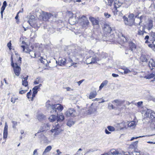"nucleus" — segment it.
I'll list each match as a JSON object with an SVG mask.
<instances>
[{"label":"nucleus","mask_w":155,"mask_h":155,"mask_svg":"<svg viewBox=\"0 0 155 155\" xmlns=\"http://www.w3.org/2000/svg\"><path fill=\"white\" fill-rule=\"evenodd\" d=\"M15 52V57H13V54H11V65L13 68L14 72L17 76L19 75L21 69L20 65L21 63V58L16 51Z\"/></svg>","instance_id":"obj_1"},{"label":"nucleus","mask_w":155,"mask_h":155,"mask_svg":"<svg viewBox=\"0 0 155 155\" xmlns=\"http://www.w3.org/2000/svg\"><path fill=\"white\" fill-rule=\"evenodd\" d=\"M42 86L41 84L35 86L32 89V93L31 90L27 94L26 97L29 101H33L37 94L38 91L40 89V87Z\"/></svg>","instance_id":"obj_2"},{"label":"nucleus","mask_w":155,"mask_h":155,"mask_svg":"<svg viewBox=\"0 0 155 155\" xmlns=\"http://www.w3.org/2000/svg\"><path fill=\"white\" fill-rule=\"evenodd\" d=\"M123 18L124 23L126 25L131 26L134 25L135 21L134 14L133 13L130 14L128 16V18L124 16Z\"/></svg>","instance_id":"obj_3"},{"label":"nucleus","mask_w":155,"mask_h":155,"mask_svg":"<svg viewBox=\"0 0 155 155\" xmlns=\"http://www.w3.org/2000/svg\"><path fill=\"white\" fill-rule=\"evenodd\" d=\"M104 35L107 37L110 35L112 29L110 26L108 24L104 23L101 26Z\"/></svg>","instance_id":"obj_4"},{"label":"nucleus","mask_w":155,"mask_h":155,"mask_svg":"<svg viewBox=\"0 0 155 155\" xmlns=\"http://www.w3.org/2000/svg\"><path fill=\"white\" fill-rule=\"evenodd\" d=\"M114 2V7L113 8H111V10L114 15H116L118 11L117 8H120L122 5L123 3L121 0H115Z\"/></svg>","instance_id":"obj_5"},{"label":"nucleus","mask_w":155,"mask_h":155,"mask_svg":"<svg viewBox=\"0 0 155 155\" xmlns=\"http://www.w3.org/2000/svg\"><path fill=\"white\" fill-rule=\"evenodd\" d=\"M53 16V15L49 12H43L39 16V19L41 21H48L49 19Z\"/></svg>","instance_id":"obj_6"},{"label":"nucleus","mask_w":155,"mask_h":155,"mask_svg":"<svg viewBox=\"0 0 155 155\" xmlns=\"http://www.w3.org/2000/svg\"><path fill=\"white\" fill-rule=\"evenodd\" d=\"M82 28L87 29L90 25V22L85 16L83 15L80 18Z\"/></svg>","instance_id":"obj_7"},{"label":"nucleus","mask_w":155,"mask_h":155,"mask_svg":"<svg viewBox=\"0 0 155 155\" xmlns=\"http://www.w3.org/2000/svg\"><path fill=\"white\" fill-rule=\"evenodd\" d=\"M50 102V101H47L46 104V107L48 110H51V112H56L57 111V104H50L48 103Z\"/></svg>","instance_id":"obj_8"},{"label":"nucleus","mask_w":155,"mask_h":155,"mask_svg":"<svg viewBox=\"0 0 155 155\" xmlns=\"http://www.w3.org/2000/svg\"><path fill=\"white\" fill-rule=\"evenodd\" d=\"M22 44L25 45H21V47L23 48V51L27 53H33L34 54V55L35 56V53L33 51H31V49H29V48L28 47V45L24 41H22Z\"/></svg>","instance_id":"obj_9"},{"label":"nucleus","mask_w":155,"mask_h":155,"mask_svg":"<svg viewBox=\"0 0 155 155\" xmlns=\"http://www.w3.org/2000/svg\"><path fill=\"white\" fill-rule=\"evenodd\" d=\"M65 115L66 117H74L76 116V110L73 108H69L65 112Z\"/></svg>","instance_id":"obj_10"},{"label":"nucleus","mask_w":155,"mask_h":155,"mask_svg":"<svg viewBox=\"0 0 155 155\" xmlns=\"http://www.w3.org/2000/svg\"><path fill=\"white\" fill-rule=\"evenodd\" d=\"M125 48L126 51L130 50L133 51L136 49L137 46L134 43L130 41L128 42V47L125 46Z\"/></svg>","instance_id":"obj_11"},{"label":"nucleus","mask_w":155,"mask_h":155,"mask_svg":"<svg viewBox=\"0 0 155 155\" xmlns=\"http://www.w3.org/2000/svg\"><path fill=\"white\" fill-rule=\"evenodd\" d=\"M145 28L144 26L142 27L140 26L137 28V35L139 36H143L145 33L147 32L145 31Z\"/></svg>","instance_id":"obj_12"},{"label":"nucleus","mask_w":155,"mask_h":155,"mask_svg":"<svg viewBox=\"0 0 155 155\" xmlns=\"http://www.w3.org/2000/svg\"><path fill=\"white\" fill-rule=\"evenodd\" d=\"M128 38L127 36H125L123 35H122V37L119 38L118 41L119 44L122 45H124L125 44L126 41L127 40Z\"/></svg>","instance_id":"obj_13"},{"label":"nucleus","mask_w":155,"mask_h":155,"mask_svg":"<svg viewBox=\"0 0 155 155\" xmlns=\"http://www.w3.org/2000/svg\"><path fill=\"white\" fill-rule=\"evenodd\" d=\"M61 130L60 129V126L58 124L55 127L54 129H52L51 130L52 133L54 132L55 135H58L61 132Z\"/></svg>","instance_id":"obj_14"},{"label":"nucleus","mask_w":155,"mask_h":155,"mask_svg":"<svg viewBox=\"0 0 155 155\" xmlns=\"http://www.w3.org/2000/svg\"><path fill=\"white\" fill-rule=\"evenodd\" d=\"M34 20V23H37L36 25H33L34 28H38L41 26V24L42 23L41 20H40L39 18L38 19L33 20Z\"/></svg>","instance_id":"obj_15"},{"label":"nucleus","mask_w":155,"mask_h":155,"mask_svg":"<svg viewBox=\"0 0 155 155\" xmlns=\"http://www.w3.org/2000/svg\"><path fill=\"white\" fill-rule=\"evenodd\" d=\"M89 19L92 23L93 25H99V21L98 19H97L93 17H90Z\"/></svg>","instance_id":"obj_16"},{"label":"nucleus","mask_w":155,"mask_h":155,"mask_svg":"<svg viewBox=\"0 0 155 155\" xmlns=\"http://www.w3.org/2000/svg\"><path fill=\"white\" fill-rule=\"evenodd\" d=\"M97 95V93L96 90L91 91L89 94L88 98L89 99H92L96 97Z\"/></svg>","instance_id":"obj_17"},{"label":"nucleus","mask_w":155,"mask_h":155,"mask_svg":"<svg viewBox=\"0 0 155 155\" xmlns=\"http://www.w3.org/2000/svg\"><path fill=\"white\" fill-rule=\"evenodd\" d=\"M153 21L149 19L148 20V23L147 24V28L148 30H150L152 28L153 25Z\"/></svg>","instance_id":"obj_18"},{"label":"nucleus","mask_w":155,"mask_h":155,"mask_svg":"<svg viewBox=\"0 0 155 155\" xmlns=\"http://www.w3.org/2000/svg\"><path fill=\"white\" fill-rule=\"evenodd\" d=\"M28 77V76H27L26 77L23 78L24 80H23L22 81V85L24 86L25 87H26V88H27V87H29L28 86V83L27 81Z\"/></svg>","instance_id":"obj_19"},{"label":"nucleus","mask_w":155,"mask_h":155,"mask_svg":"<svg viewBox=\"0 0 155 155\" xmlns=\"http://www.w3.org/2000/svg\"><path fill=\"white\" fill-rule=\"evenodd\" d=\"M148 65L150 69L152 70L153 67L155 68V61L153 59H150L149 61Z\"/></svg>","instance_id":"obj_20"},{"label":"nucleus","mask_w":155,"mask_h":155,"mask_svg":"<svg viewBox=\"0 0 155 155\" xmlns=\"http://www.w3.org/2000/svg\"><path fill=\"white\" fill-rule=\"evenodd\" d=\"M66 17L69 18V21H71V18H72L74 16V14L71 11H67L66 12Z\"/></svg>","instance_id":"obj_21"},{"label":"nucleus","mask_w":155,"mask_h":155,"mask_svg":"<svg viewBox=\"0 0 155 155\" xmlns=\"http://www.w3.org/2000/svg\"><path fill=\"white\" fill-rule=\"evenodd\" d=\"M124 101H120L119 100H115L112 103H115L116 104L117 106H120L124 103Z\"/></svg>","instance_id":"obj_22"},{"label":"nucleus","mask_w":155,"mask_h":155,"mask_svg":"<svg viewBox=\"0 0 155 155\" xmlns=\"http://www.w3.org/2000/svg\"><path fill=\"white\" fill-rule=\"evenodd\" d=\"M64 116L62 114L61 115H58L56 117V119L58 122H61L64 119Z\"/></svg>","instance_id":"obj_23"},{"label":"nucleus","mask_w":155,"mask_h":155,"mask_svg":"<svg viewBox=\"0 0 155 155\" xmlns=\"http://www.w3.org/2000/svg\"><path fill=\"white\" fill-rule=\"evenodd\" d=\"M108 83V81L107 80H105L103 81L99 87V90H101L105 86H106Z\"/></svg>","instance_id":"obj_24"},{"label":"nucleus","mask_w":155,"mask_h":155,"mask_svg":"<svg viewBox=\"0 0 155 155\" xmlns=\"http://www.w3.org/2000/svg\"><path fill=\"white\" fill-rule=\"evenodd\" d=\"M60 64L61 66L64 65L66 63V59L64 58H61L60 60Z\"/></svg>","instance_id":"obj_25"},{"label":"nucleus","mask_w":155,"mask_h":155,"mask_svg":"<svg viewBox=\"0 0 155 155\" xmlns=\"http://www.w3.org/2000/svg\"><path fill=\"white\" fill-rule=\"evenodd\" d=\"M56 119V116L55 115H51L49 118L48 120L50 122H53Z\"/></svg>","instance_id":"obj_26"},{"label":"nucleus","mask_w":155,"mask_h":155,"mask_svg":"<svg viewBox=\"0 0 155 155\" xmlns=\"http://www.w3.org/2000/svg\"><path fill=\"white\" fill-rule=\"evenodd\" d=\"M52 149L51 146H49L47 147L43 152V155H45L46 153L49 152Z\"/></svg>","instance_id":"obj_27"},{"label":"nucleus","mask_w":155,"mask_h":155,"mask_svg":"<svg viewBox=\"0 0 155 155\" xmlns=\"http://www.w3.org/2000/svg\"><path fill=\"white\" fill-rule=\"evenodd\" d=\"M98 60H97V58L96 57L92 58H91V61L89 63H87V64H95L97 62V61Z\"/></svg>","instance_id":"obj_28"},{"label":"nucleus","mask_w":155,"mask_h":155,"mask_svg":"<svg viewBox=\"0 0 155 155\" xmlns=\"http://www.w3.org/2000/svg\"><path fill=\"white\" fill-rule=\"evenodd\" d=\"M57 106L58 105V107H57V110L58 111H61L64 109L63 106L61 104H57Z\"/></svg>","instance_id":"obj_29"},{"label":"nucleus","mask_w":155,"mask_h":155,"mask_svg":"<svg viewBox=\"0 0 155 155\" xmlns=\"http://www.w3.org/2000/svg\"><path fill=\"white\" fill-rule=\"evenodd\" d=\"M21 91H19V94H23L25 93L28 90L29 87H27L26 89L23 90L22 88H21Z\"/></svg>","instance_id":"obj_30"},{"label":"nucleus","mask_w":155,"mask_h":155,"mask_svg":"<svg viewBox=\"0 0 155 155\" xmlns=\"http://www.w3.org/2000/svg\"><path fill=\"white\" fill-rule=\"evenodd\" d=\"M155 76V73L154 74L151 73L150 74L147 75L145 76V78L146 79H149L152 78H153Z\"/></svg>","instance_id":"obj_31"},{"label":"nucleus","mask_w":155,"mask_h":155,"mask_svg":"<svg viewBox=\"0 0 155 155\" xmlns=\"http://www.w3.org/2000/svg\"><path fill=\"white\" fill-rule=\"evenodd\" d=\"M7 46L10 51H11L12 50H15V48L12 46L11 41H10L8 43Z\"/></svg>","instance_id":"obj_32"},{"label":"nucleus","mask_w":155,"mask_h":155,"mask_svg":"<svg viewBox=\"0 0 155 155\" xmlns=\"http://www.w3.org/2000/svg\"><path fill=\"white\" fill-rule=\"evenodd\" d=\"M150 119L151 121H155V113H154L152 112L150 114Z\"/></svg>","instance_id":"obj_33"},{"label":"nucleus","mask_w":155,"mask_h":155,"mask_svg":"<svg viewBox=\"0 0 155 155\" xmlns=\"http://www.w3.org/2000/svg\"><path fill=\"white\" fill-rule=\"evenodd\" d=\"M140 59L142 62H145L147 61V59L145 55H142L141 56Z\"/></svg>","instance_id":"obj_34"},{"label":"nucleus","mask_w":155,"mask_h":155,"mask_svg":"<svg viewBox=\"0 0 155 155\" xmlns=\"http://www.w3.org/2000/svg\"><path fill=\"white\" fill-rule=\"evenodd\" d=\"M150 127L152 129H155V121H151L150 122Z\"/></svg>","instance_id":"obj_35"},{"label":"nucleus","mask_w":155,"mask_h":155,"mask_svg":"<svg viewBox=\"0 0 155 155\" xmlns=\"http://www.w3.org/2000/svg\"><path fill=\"white\" fill-rule=\"evenodd\" d=\"M74 124V122L70 120H68L67 124L68 126L71 127L72 125H73Z\"/></svg>","instance_id":"obj_36"},{"label":"nucleus","mask_w":155,"mask_h":155,"mask_svg":"<svg viewBox=\"0 0 155 155\" xmlns=\"http://www.w3.org/2000/svg\"><path fill=\"white\" fill-rule=\"evenodd\" d=\"M18 100V98L15 95H13L11 99V101L13 103H14L16 101Z\"/></svg>","instance_id":"obj_37"},{"label":"nucleus","mask_w":155,"mask_h":155,"mask_svg":"<svg viewBox=\"0 0 155 155\" xmlns=\"http://www.w3.org/2000/svg\"><path fill=\"white\" fill-rule=\"evenodd\" d=\"M107 5L110 7L112 5L114 1V0H107Z\"/></svg>","instance_id":"obj_38"},{"label":"nucleus","mask_w":155,"mask_h":155,"mask_svg":"<svg viewBox=\"0 0 155 155\" xmlns=\"http://www.w3.org/2000/svg\"><path fill=\"white\" fill-rule=\"evenodd\" d=\"M150 35L151 37H152L153 41H155V32L151 31L150 33Z\"/></svg>","instance_id":"obj_39"},{"label":"nucleus","mask_w":155,"mask_h":155,"mask_svg":"<svg viewBox=\"0 0 155 155\" xmlns=\"http://www.w3.org/2000/svg\"><path fill=\"white\" fill-rule=\"evenodd\" d=\"M107 128L108 130L110 131H113L115 130V128L112 126H108Z\"/></svg>","instance_id":"obj_40"},{"label":"nucleus","mask_w":155,"mask_h":155,"mask_svg":"<svg viewBox=\"0 0 155 155\" xmlns=\"http://www.w3.org/2000/svg\"><path fill=\"white\" fill-rule=\"evenodd\" d=\"M118 154L119 152L118 151L115 150H113L112 152H111V154H110L112 155H118Z\"/></svg>","instance_id":"obj_41"},{"label":"nucleus","mask_w":155,"mask_h":155,"mask_svg":"<svg viewBox=\"0 0 155 155\" xmlns=\"http://www.w3.org/2000/svg\"><path fill=\"white\" fill-rule=\"evenodd\" d=\"M123 69L124 70V74H127L131 72L130 70L127 68H123Z\"/></svg>","instance_id":"obj_42"},{"label":"nucleus","mask_w":155,"mask_h":155,"mask_svg":"<svg viewBox=\"0 0 155 155\" xmlns=\"http://www.w3.org/2000/svg\"><path fill=\"white\" fill-rule=\"evenodd\" d=\"M155 41H153L152 44H149L148 45V46L150 48H155V44H154V42Z\"/></svg>","instance_id":"obj_43"},{"label":"nucleus","mask_w":155,"mask_h":155,"mask_svg":"<svg viewBox=\"0 0 155 155\" xmlns=\"http://www.w3.org/2000/svg\"><path fill=\"white\" fill-rule=\"evenodd\" d=\"M8 131H4L3 132V138L4 139H6L8 137Z\"/></svg>","instance_id":"obj_44"},{"label":"nucleus","mask_w":155,"mask_h":155,"mask_svg":"<svg viewBox=\"0 0 155 155\" xmlns=\"http://www.w3.org/2000/svg\"><path fill=\"white\" fill-rule=\"evenodd\" d=\"M12 127L13 128H15L16 126L17 125V122L15 121H12Z\"/></svg>","instance_id":"obj_45"},{"label":"nucleus","mask_w":155,"mask_h":155,"mask_svg":"<svg viewBox=\"0 0 155 155\" xmlns=\"http://www.w3.org/2000/svg\"><path fill=\"white\" fill-rule=\"evenodd\" d=\"M104 16L106 18H109L111 16V15L107 12H105L104 14Z\"/></svg>","instance_id":"obj_46"},{"label":"nucleus","mask_w":155,"mask_h":155,"mask_svg":"<svg viewBox=\"0 0 155 155\" xmlns=\"http://www.w3.org/2000/svg\"><path fill=\"white\" fill-rule=\"evenodd\" d=\"M5 8H6V7L2 6L1 8V16L2 17L3 16V12Z\"/></svg>","instance_id":"obj_47"},{"label":"nucleus","mask_w":155,"mask_h":155,"mask_svg":"<svg viewBox=\"0 0 155 155\" xmlns=\"http://www.w3.org/2000/svg\"><path fill=\"white\" fill-rule=\"evenodd\" d=\"M149 38V37L148 35H146L144 38V39L145 40V43H149V42L148 41V40Z\"/></svg>","instance_id":"obj_48"},{"label":"nucleus","mask_w":155,"mask_h":155,"mask_svg":"<svg viewBox=\"0 0 155 155\" xmlns=\"http://www.w3.org/2000/svg\"><path fill=\"white\" fill-rule=\"evenodd\" d=\"M40 61L43 64H45V61H46V62L47 61V60L45 59H43L42 57H41L40 58Z\"/></svg>","instance_id":"obj_49"},{"label":"nucleus","mask_w":155,"mask_h":155,"mask_svg":"<svg viewBox=\"0 0 155 155\" xmlns=\"http://www.w3.org/2000/svg\"><path fill=\"white\" fill-rule=\"evenodd\" d=\"M20 12V11L19 12H18L15 17V19L17 20V21H16V22L17 23H19V20L18 19V14H19V13Z\"/></svg>","instance_id":"obj_50"},{"label":"nucleus","mask_w":155,"mask_h":155,"mask_svg":"<svg viewBox=\"0 0 155 155\" xmlns=\"http://www.w3.org/2000/svg\"><path fill=\"white\" fill-rule=\"evenodd\" d=\"M145 137V136H139V137H132L131 139L130 140V141H132L134 139H137L138 138H141V137Z\"/></svg>","instance_id":"obj_51"},{"label":"nucleus","mask_w":155,"mask_h":155,"mask_svg":"<svg viewBox=\"0 0 155 155\" xmlns=\"http://www.w3.org/2000/svg\"><path fill=\"white\" fill-rule=\"evenodd\" d=\"M30 23V25L31 26H32V27H33L34 28V26H33V25H37V23H34V20H32L29 23Z\"/></svg>","instance_id":"obj_52"},{"label":"nucleus","mask_w":155,"mask_h":155,"mask_svg":"<svg viewBox=\"0 0 155 155\" xmlns=\"http://www.w3.org/2000/svg\"><path fill=\"white\" fill-rule=\"evenodd\" d=\"M4 131H8V125L6 123L5 124Z\"/></svg>","instance_id":"obj_53"},{"label":"nucleus","mask_w":155,"mask_h":155,"mask_svg":"<svg viewBox=\"0 0 155 155\" xmlns=\"http://www.w3.org/2000/svg\"><path fill=\"white\" fill-rule=\"evenodd\" d=\"M135 123L134 121H132L129 124V126L130 127H132L134 125Z\"/></svg>","instance_id":"obj_54"},{"label":"nucleus","mask_w":155,"mask_h":155,"mask_svg":"<svg viewBox=\"0 0 155 155\" xmlns=\"http://www.w3.org/2000/svg\"><path fill=\"white\" fill-rule=\"evenodd\" d=\"M84 81V79H83L78 81L77 83L78 85L79 86Z\"/></svg>","instance_id":"obj_55"},{"label":"nucleus","mask_w":155,"mask_h":155,"mask_svg":"<svg viewBox=\"0 0 155 155\" xmlns=\"http://www.w3.org/2000/svg\"><path fill=\"white\" fill-rule=\"evenodd\" d=\"M138 141H136L134 142L132 144V145L133 146L134 145L136 146L138 143Z\"/></svg>","instance_id":"obj_56"},{"label":"nucleus","mask_w":155,"mask_h":155,"mask_svg":"<svg viewBox=\"0 0 155 155\" xmlns=\"http://www.w3.org/2000/svg\"><path fill=\"white\" fill-rule=\"evenodd\" d=\"M112 75L114 77H117L119 76V75L118 74H116L114 73H113Z\"/></svg>","instance_id":"obj_57"},{"label":"nucleus","mask_w":155,"mask_h":155,"mask_svg":"<svg viewBox=\"0 0 155 155\" xmlns=\"http://www.w3.org/2000/svg\"><path fill=\"white\" fill-rule=\"evenodd\" d=\"M29 53L30 54V56H31V57H36V53H35V56L34 55V54H33V53H31L30 52Z\"/></svg>","instance_id":"obj_58"},{"label":"nucleus","mask_w":155,"mask_h":155,"mask_svg":"<svg viewBox=\"0 0 155 155\" xmlns=\"http://www.w3.org/2000/svg\"><path fill=\"white\" fill-rule=\"evenodd\" d=\"M39 82L38 80H36L34 82V84H39Z\"/></svg>","instance_id":"obj_59"},{"label":"nucleus","mask_w":155,"mask_h":155,"mask_svg":"<svg viewBox=\"0 0 155 155\" xmlns=\"http://www.w3.org/2000/svg\"><path fill=\"white\" fill-rule=\"evenodd\" d=\"M2 6L6 7L7 6V2L6 1H4V2Z\"/></svg>","instance_id":"obj_60"},{"label":"nucleus","mask_w":155,"mask_h":155,"mask_svg":"<svg viewBox=\"0 0 155 155\" xmlns=\"http://www.w3.org/2000/svg\"><path fill=\"white\" fill-rule=\"evenodd\" d=\"M57 153L58 155H60V154L61 153V152H60L59 150L58 149L57 150Z\"/></svg>","instance_id":"obj_61"},{"label":"nucleus","mask_w":155,"mask_h":155,"mask_svg":"<svg viewBox=\"0 0 155 155\" xmlns=\"http://www.w3.org/2000/svg\"><path fill=\"white\" fill-rule=\"evenodd\" d=\"M143 18V16H140V17H138V18H139L140 20V21L139 23H141L142 22V20Z\"/></svg>","instance_id":"obj_62"},{"label":"nucleus","mask_w":155,"mask_h":155,"mask_svg":"<svg viewBox=\"0 0 155 155\" xmlns=\"http://www.w3.org/2000/svg\"><path fill=\"white\" fill-rule=\"evenodd\" d=\"M65 89H66V90L68 91H70L71 90V88H70L69 87H67L65 88Z\"/></svg>","instance_id":"obj_63"},{"label":"nucleus","mask_w":155,"mask_h":155,"mask_svg":"<svg viewBox=\"0 0 155 155\" xmlns=\"http://www.w3.org/2000/svg\"><path fill=\"white\" fill-rule=\"evenodd\" d=\"M143 103V102L142 101L139 102L137 103V105L138 106L141 105Z\"/></svg>","instance_id":"obj_64"}]
</instances>
